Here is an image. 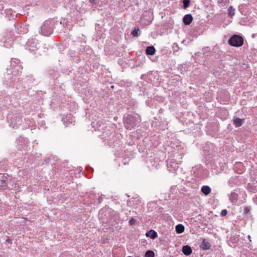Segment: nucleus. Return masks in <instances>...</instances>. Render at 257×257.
I'll use <instances>...</instances> for the list:
<instances>
[{"instance_id":"f257e3e1","label":"nucleus","mask_w":257,"mask_h":257,"mask_svg":"<svg viewBox=\"0 0 257 257\" xmlns=\"http://www.w3.org/2000/svg\"><path fill=\"white\" fill-rule=\"evenodd\" d=\"M22 69L23 67L18 59H12L10 68L7 69V74L5 76L6 84L16 87L17 89H20L21 80L19 78L17 79L16 76L21 73Z\"/></svg>"},{"instance_id":"f03ea898","label":"nucleus","mask_w":257,"mask_h":257,"mask_svg":"<svg viewBox=\"0 0 257 257\" xmlns=\"http://www.w3.org/2000/svg\"><path fill=\"white\" fill-rule=\"evenodd\" d=\"M23 112L21 110H17L10 112L7 115V121L11 127L17 129L22 124Z\"/></svg>"},{"instance_id":"7ed1b4c3","label":"nucleus","mask_w":257,"mask_h":257,"mask_svg":"<svg viewBox=\"0 0 257 257\" xmlns=\"http://www.w3.org/2000/svg\"><path fill=\"white\" fill-rule=\"evenodd\" d=\"M141 121V117L137 113L126 114L123 117V122L125 128L131 130Z\"/></svg>"},{"instance_id":"20e7f679","label":"nucleus","mask_w":257,"mask_h":257,"mask_svg":"<svg viewBox=\"0 0 257 257\" xmlns=\"http://www.w3.org/2000/svg\"><path fill=\"white\" fill-rule=\"evenodd\" d=\"M55 21L53 20L45 21L41 28V33L45 36H49L53 32Z\"/></svg>"},{"instance_id":"39448f33","label":"nucleus","mask_w":257,"mask_h":257,"mask_svg":"<svg viewBox=\"0 0 257 257\" xmlns=\"http://www.w3.org/2000/svg\"><path fill=\"white\" fill-rule=\"evenodd\" d=\"M1 45L7 48L12 47L13 43V35L11 31L6 32L0 41Z\"/></svg>"},{"instance_id":"423d86ee","label":"nucleus","mask_w":257,"mask_h":257,"mask_svg":"<svg viewBox=\"0 0 257 257\" xmlns=\"http://www.w3.org/2000/svg\"><path fill=\"white\" fill-rule=\"evenodd\" d=\"M11 177L8 174L0 173V189H5L7 187L13 189L16 187V185H15V186L13 185L11 187L9 186V184L11 183Z\"/></svg>"},{"instance_id":"0eeeda50","label":"nucleus","mask_w":257,"mask_h":257,"mask_svg":"<svg viewBox=\"0 0 257 257\" xmlns=\"http://www.w3.org/2000/svg\"><path fill=\"white\" fill-rule=\"evenodd\" d=\"M228 44L234 47H240L243 44V38L237 35H233L228 40Z\"/></svg>"},{"instance_id":"6e6552de","label":"nucleus","mask_w":257,"mask_h":257,"mask_svg":"<svg viewBox=\"0 0 257 257\" xmlns=\"http://www.w3.org/2000/svg\"><path fill=\"white\" fill-rule=\"evenodd\" d=\"M26 47L27 50L31 51L37 50L39 47L38 40L34 38L29 39L27 42Z\"/></svg>"},{"instance_id":"1a4fd4ad","label":"nucleus","mask_w":257,"mask_h":257,"mask_svg":"<svg viewBox=\"0 0 257 257\" xmlns=\"http://www.w3.org/2000/svg\"><path fill=\"white\" fill-rule=\"evenodd\" d=\"M113 132L110 131L109 127H105L102 133V139L105 141H111L112 140L111 138L113 136Z\"/></svg>"},{"instance_id":"9d476101","label":"nucleus","mask_w":257,"mask_h":257,"mask_svg":"<svg viewBox=\"0 0 257 257\" xmlns=\"http://www.w3.org/2000/svg\"><path fill=\"white\" fill-rule=\"evenodd\" d=\"M15 28L16 30V32L18 34H26L27 33L29 30L28 26L23 24H17L15 25Z\"/></svg>"},{"instance_id":"9b49d317","label":"nucleus","mask_w":257,"mask_h":257,"mask_svg":"<svg viewBox=\"0 0 257 257\" xmlns=\"http://www.w3.org/2000/svg\"><path fill=\"white\" fill-rule=\"evenodd\" d=\"M18 141L19 149L26 150L27 149L29 141L27 138L20 137L19 138Z\"/></svg>"},{"instance_id":"f8f14e48","label":"nucleus","mask_w":257,"mask_h":257,"mask_svg":"<svg viewBox=\"0 0 257 257\" xmlns=\"http://www.w3.org/2000/svg\"><path fill=\"white\" fill-rule=\"evenodd\" d=\"M200 247L202 250H208L211 247V244L207 239L203 238L200 245Z\"/></svg>"},{"instance_id":"ddd939ff","label":"nucleus","mask_w":257,"mask_h":257,"mask_svg":"<svg viewBox=\"0 0 257 257\" xmlns=\"http://www.w3.org/2000/svg\"><path fill=\"white\" fill-rule=\"evenodd\" d=\"M168 168L170 171H175L178 168V163L171 161L167 164Z\"/></svg>"},{"instance_id":"4468645a","label":"nucleus","mask_w":257,"mask_h":257,"mask_svg":"<svg viewBox=\"0 0 257 257\" xmlns=\"http://www.w3.org/2000/svg\"><path fill=\"white\" fill-rule=\"evenodd\" d=\"M193 20V17L190 14L185 15L183 19V22L185 25H189Z\"/></svg>"},{"instance_id":"2eb2a0df","label":"nucleus","mask_w":257,"mask_h":257,"mask_svg":"<svg viewBox=\"0 0 257 257\" xmlns=\"http://www.w3.org/2000/svg\"><path fill=\"white\" fill-rule=\"evenodd\" d=\"M63 123L67 126L68 124L71 123L73 121V118L71 114H68L65 117H64L62 119Z\"/></svg>"},{"instance_id":"dca6fc26","label":"nucleus","mask_w":257,"mask_h":257,"mask_svg":"<svg viewBox=\"0 0 257 257\" xmlns=\"http://www.w3.org/2000/svg\"><path fill=\"white\" fill-rule=\"evenodd\" d=\"M182 251L186 255H189L192 252V248L188 245H184L182 247Z\"/></svg>"},{"instance_id":"f3484780","label":"nucleus","mask_w":257,"mask_h":257,"mask_svg":"<svg viewBox=\"0 0 257 257\" xmlns=\"http://www.w3.org/2000/svg\"><path fill=\"white\" fill-rule=\"evenodd\" d=\"M24 120L25 122L24 123H25V125H24L25 127H29L31 128V130L35 128V125L34 121L30 119H27L26 118H25Z\"/></svg>"},{"instance_id":"a211bd4d","label":"nucleus","mask_w":257,"mask_h":257,"mask_svg":"<svg viewBox=\"0 0 257 257\" xmlns=\"http://www.w3.org/2000/svg\"><path fill=\"white\" fill-rule=\"evenodd\" d=\"M238 194L235 192H231L229 195V199L232 203H236L238 200Z\"/></svg>"},{"instance_id":"6ab92c4d","label":"nucleus","mask_w":257,"mask_h":257,"mask_svg":"<svg viewBox=\"0 0 257 257\" xmlns=\"http://www.w3.org/2000/svg\"><path fill=\"white\" fill-rule=\"evenodd\" d=\"M146 235L147 237H150L152 239H155L158 236L157 232H156L154 230H150V231L147 232L146 233Z\"/></svg>"},{"instance_id":"aec40b11","label":"nucleus","mask_w":257,"mask_h":257,"mask_svg":"<svg viewBox=\"0 0 257 257\" xmlns=\"http://www.w3.org/2000/svg\"><path fill=\"white\" fill-rule=\"evenodd\" d=\"M211 188L207 185L203 186L201 187V192L205 195H208L210 192H211Z\"/></svg>"},{"instance_id":"412c9836","label":"nucleus","mask_w":257,"mask_h":257,"mask_svg":"<svg viewBox=\"0 0 257 257\" xmlns=\"http://www.w3.org/2000/svg\"><path fill=\"white\" fill-rule=\"evenodd\" d=\"M156 50L154 46H151L147 47L146 53L148 55H153L155 54Z\"/></svg>"},{"instance_id":"4be33fe9","label":"nucleus","mask_w":257,"mask_h":257,"mask_svg":"<svg viewBox=\"0 0 257 257\" xmlns=\"http://www.w3.org/2000/svg\"><path fill=\"white\" fill-rule=\"evenodd\" d=\"M243 120L244 119L238 117L234 118L233 124L236 127H239L242 125Z\"/></svg>"},{"instance_id":"5701e85b","label":"nucleus","mask_w":257,"mask_h":257,"mask_svg":"<svg viewBox=\"0 0 257 257\" xmlns=\"http://www.w3.org/2000/svg\"><path fill=\"white\" fill-rule=\"evenodd\" d=\"M175 229L177 233H182L184 232L185 227L183 224H179L176 226Z\"/></svg>"},{"instance_id":"b1692460","label":"nucleus","mask_w":257,"mask_h":257,"mask_svg":"<svg viewBox=\"0 0 257 257\" xmlns=\"http://www.w3.org/2000/svg\"><path fill=\"white\" fill-rule=\"evenodd\" d=\"M250 209L251 208L250 206H246L244 208L243 215L244 217H249Z\"/></svg>"},{"instance_id":"393cba45","label":"nucleus","mask_w":257,"mask_h":257,"mask_svg":"<svg viewBox=\"0 0 257 257\" xmlns=\"http://www.w3.org/2000/svg\"><path fill=\"white\" fill-rule=\"evenodd\" d=\"M227 11H228V14L231 17H232V16H233L235 14V13H234L235 9L233 8L232 6H230L228 8Z\"/></svg>"},{"instance_id":"a878e982","label":"nucleus","mask_w":257,"mask_h":257,"mask_svg":"<svg viewBox=\"0 0 257 257\" xmlns=\"http://www.w3.org/2000/svg\"><path fill=\"white\" fill-rule=\"evenodd\" d=\"M145 257H155V253L153 250H147L145 254Z\"/></svg>"},{"instance_id":"bb28decb","label":"nucleus","mask_w":257,"mask_h":257,"mask_svg":"<svg viewBox=\"0 0 257 257\" xmlns=\"http://www.w3.org/2000/svg\"><path fill=\"white\" fill-rule=\"evenodd\" d=\"M140 30L139 28H135L133 30L131 33V34L133 36V37H138L139 35V32Z\"/></svg>"},{"instance_id":"cd10ccee","label":"nucleus","mask_w":257,"mask_h":257,"mask_svg":"<svg viewBox=\"0 0 257 257\" xmlns=\"http://www.w3.org/2000/svg\"><path fill=\"white\" fill-rule=\"evenodd\" d=\"M190 2V0H183V3L184 9H186L189 7Z\"/></svg>"},{"instance_id":"c85d7f7f","label":"nucleus","mask_w":257,"mask_h":257,"mask_svg":"<svg viewBox=\"0 0 257 257\" xmlns=\"http://www.w3.org/2000/svg\"><path fill=\"white\" fill-rule=\"evenodd\" d=\"M228 0H218V3L222 5V6H224L228 3Z\"/></svg>"},{"instance_id":"c756f323","label":"nucleus","mask_w":257,"mask_h":257,"mask_svg":"<svg viewBox=\"0 0 257 257\" xmlns=\"http://www.w3.org/2000/svg\"><path fill=\"white\" fill-rule=\"evenodd\" d=\"M136 222H137V220L132 217L129 220V224L130 225H134L135 224Z\"/></svg>"},{"instance_id":"7c9ffc66","label":"nucleus","mask_w":257,"mask_h":257,"mask_svg":"<svg viewBox=\"0 0 257 257\" xmlns=\"http://www.w3.org/2000/svg\"><path fill=\"white\" fill-rule=\"evenodd\" d=\"M227 213V211L226 209L222 210L221 212V215L222 216H225Z\"/></svg>"},{"instance_id":"2f4dec72","label":"nucleus","mask_w":257,"mask_h":257,"mask_svg":"<svg viewBox=\"0 0 257 257\" xmlns=\"http://www.w3.org/2000/svg\"><path fill=\"white\" fill-rule=\"evenodd\" d=\"M89 2L91 4H97L98 2V0H89Z\"/></svg>"},{"instance_id":"473e14b6","label":"nucleus","mask_w":257,"mask_h":257,"mask_svg":"<svg viewBox=\"0 0 257 257\" xmlns=\"http://www.w3.org/2000/svg\"><path fill=\"white\" fill-rule=\"evenodd\" d=\"M98 123V122H95V121H92V123H91V125L93 127H95V124H97V123Z\"/></svg>"},{"instance_id":"72a5a7b5","label":"nucleus","mask_w":257,"mask_h":257,"mask_svg":"<svg viewBox=\"0 0 257 257\" xmlns=\"http://www.w3.org/2000/svg\"><path fill=\"white\" fill-rule=\"evenodd\" d=\"M86 169L88 171H89V170H91V171L93 172V168H91V167H86Z\"/></svg>"},{"instance_id":"f704fd0d","label":"nucleus","mask_w":257,"mask_h":257,"mask_svg":"<svg viewBox=\"0 0 257 257\" xmlns=\"http://www.w3.org/2000/svg\"><path fill=\"white\" fill-rule=\"evenodd\" d=\"M47 163H50V164H52V163L51 161V158L48 159V161Z\"/></svg>"},{"instance_id":"c9c22d12","label":"nucleus","mask_w":257,"mask_h":257,"mask_svg":"<svg viewBox=\"0 0 257 257\" xmlns=\"http://www.w3.org/2000/svg\"><path fill=\"white\" fill-rule=\"evenodd\" d=\"M247 238H248V239H249V241H250V242H251V239H250V238H251V237H250V236L249 235H248L247 236Z\"/></svg>"},{"instance_id":"e433bc0d","label":"nucleus","mask_w":257,"mask_h":257,"mask_svg":"<svg viewBox=\"0 0 257 257\" xmlns=\"http://www.w3.org/2000/svg\"><path fill=\"white\" fill-rule=\"evenodd\" d=\"M10 240H11V239L10 238H8L6 239V241H7V242H10Z\"/></svg>"},{"instance_id":"4c0bfd02","label":"nucleus","mask_w":257,"mask_h":257,"mask_svg":"<svg viewBox=\"0 0 257 257\" xmlns=\"http://www.w3.org/2000/svg\"><path fill=\"white\" fill-rule=\"evenodd\" d=\"M101 200H102L101 198L99 197V202H101Z\"/></svg>"},{"instance_id":"58836bf2","label":"nucleus","mask_w":257,"mask_h":257,"mask_svg":"<svg viewBox=\"0 0 257 257\" xmlns=\"http://www.w3.org/2000/svg\"><path fill=\"white\" fill-rule=\"evenodd\" d=\"M95 130L96 131V130H99V128L98 127H97V128H95Z\"/></svg>"}]
</instances>
